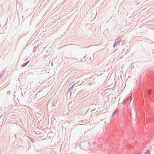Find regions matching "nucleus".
<instances>
[{
    "instance_id": "11",
    "label": "nucleus",
    "mask_w": 154,
    "mask_h": 154,
    "mask_svg": "<svg viewBox=\"0 0 154 154\" xmlns=\"http://www.w3.org/2000/svg\"><path fill=\"white\" fill-rule=\"evenodd\" d=\"M15 137L16 138V134H15Z\"/></svg>"
},
{
    "instance_id": "12",
    "label": "nucleus",
    "mask_w": 154,
    "mask_h": 154,
    "mask_svg": "<svg viewBox=\"0 0 154 154\" xmlns=\"http://www.w3.org/2000/svg\"><path fill=\"white\" fill-rule=\"evenodd\" d=\"M84 143V142H82H82H81V144H82V143Z\"/></svg>"
},
{
    "instance_id": "9",
    "label": "nucleus",
    "mask_w": 154,
    "mask_h": 154,
    "mask_svg": "<svg viewBox=\"0 0 154 154\" xmlns=\"http://www.w3.org/2000/svg\"><path fill=\"white\" fill-rule=\"evenodd\" d=\"M123 101L124 102L125 101V103L127 101V100L126 99H124Z\"/></svg>"
},
{
    "instance_id": "15",
    "label": "nucleus",
    "mask_w": 154,
    "mask_h": 154,
    "mask_svg": "<svg viewBox=\"0 0 154 154\" xmlns=\"http://www.w3.org/2000/svg\"><path fill=\"white\" fill-rule=\"evenodd\" d=\"M85 57H83V58H84Z\"/></svg>"
},
{
    "instance_id": "7",
    "label": "nucleus",
    "mask_w": 154,
    "mask_h": 154,
    "mask_svg": "<svg viewBox=\"0 0 154 154\" xmlns=\"http://www.w3.org/2000/svg\"><path fill=\"white\" fill-rule=\"evenodd\" d=\"M142 153L141 151H136L134 154H141Z\"/></svg>"
},
{
    "instance_id": "3",
    "label": "nucleus",
    "mask_w": 154,
    "mask_h": 154,
    "mask_svg": "<svg viewBox=\"0 0 154 154\" xmlns=\"http://www.w3.org/2000/svg\"><path fill=\"white\" fill-rule=\"evenodd\" d=\"M77 86V85L76 84H73L71 87L69 88V90L70 91L73 89L74 87H76Z\"/></svg>"
},
{
    "instance_id": "1",
    "label": "nucleus",
    "mask_w": 154,
    "mask_h": 154,
    "mask_svg": "<svg viewBox=\"0 0 154 154\" xmlns=\"http://www.w3.org/2000/svg\"><path fill=\"white\" fill-rule=\"evenodd\" d=\"M122 40V38L121 37H119L115 40V41L113 44V47L115 48L118 45H119Z\"/></svg>"
},
{
    "instance_id": "4",
    "label": "nucleus",
    "mask_w": 154,
    "mask_h": 154,
    "mask_svg": "<svg viewBox=\"0 0 154 154\" xmlns=\"http://www.w3.org/2000/svg\"><path fill=\"white\" fill-rule=\"evenodd\" d=\"M29 60H28V61L26 62L25 63H23L22 65V67H24L26 66L29 63Z\"/></svg>"
},
{
    "instance_id": "5",
    "label": "nucleus",
    "mask_w": 154,
    "mask_h": 154,
    "mask_svg": "<svg viewBox=\"0 0 154 154\" xmlns=\"http://www.w3.org/2000/svg\"><path fill=\"white\" fill-rule=\"evenodd\" d=\"M27 137L30 140L32 143L35 142L33 138L30 137Z\"/></svg>"
},
{
    "instance_id": "2",
    "label": "nucleus",
    "mask_w": 154,
    "mask_h": 154,
    "mask_svg": "<svg viewBox=\"0 0 154 154\" xmlns=\"http://www.w3.org/2000/svg\"><path fill=\"white\" fill-rule=\"evenodd\" d=\"M119 111V109L117 108L114 111L113 113L112 114V115L113 116H115V115L117 114Z\"/></svg>"
},
{
    "instance_id": "14",
    "label": "nucleus",
    "mask_w": 154,
    "mask_h": 154,
    "mask_svg": "<svg viewBox=\"0 0 154 154\" xmlns=\"http://www.w3.org/2000/svg\"><path fill=\"white\" fill-rule=\"evenodd\" d=\"M8 92H9V91H8L7 92V94H8Z\"/></svg>"
},
{
    "instance_id": "8",
    "label": "nucleus",
    "mask_w": 154,
    "mask_h": 154,
    "mask_svg": "<svg viewBox=\"0 0 154 154\" xmlns=\"http://www.w3.org/2000/svg\"><path fill=\"white\" fill-rule=\"evenodd\" d=\"M150 153V151L149 150H147L146 152H145L144 154H149Z\"/></svg>"
},
{
    "instance_id": "13",
    "label": "nucleus",
    "mask_w": 154,
    "mask_h": 154,
    "mask_svg": "<svg viewBox=\"0 0 154 154\" xmlns=\"http://www.w3.org/2000/svg\"><path fill=\"white\" fill-rule=\"evenodd\" d=\"M124 51H125V50H123V52H123Z\"/></svg>"
},
{
    "instance_id": "6",
    "label": "nucleus",
    "mask_w": 154,
    "mask_h": 154,
    "mask_svg": "<svg viewBox=\"0 0 154 154\" xmlns=\"http://www.w3.org/2000/svg\"><path fill=\"white\" fill-rule=\"evenodd\" d=\"M4 74V72L2 71L1 73H0V79H1L3 76Z\"/></svg>"
},
{
    "instance_id": "10",
    "label": "nucleus",
    "mask_w": 154,
    "mask_h": 154,
    "mask_svg": "<svg viewBox=\"0 0 154 154\" xmlns=\"http://www.w3.org/2000/svg\"><path fill=\"white\" fill-rule=\"evenodd\" d=\"M88 85H91V83H89L88 84Z\"/></svg>"
}]
</instances>
